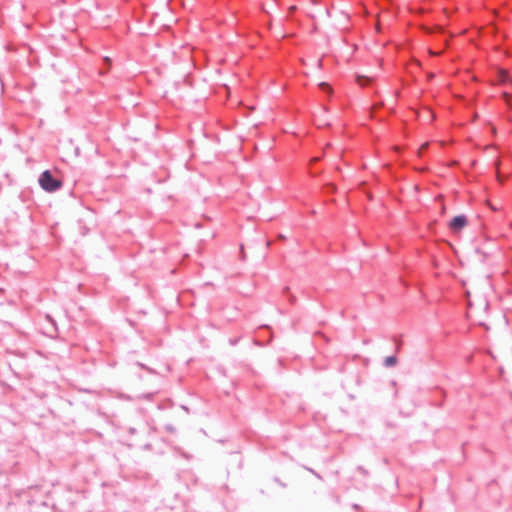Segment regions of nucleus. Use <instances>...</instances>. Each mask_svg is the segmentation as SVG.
<instances>
[{
    "label": "nucleus",
    "mask_w": 512,
    "mask_h": 512,
    "mask_svg": "<svg viewBox=\"0 0 512 512\" xmlns=\"http://www.w3.org/2000/svg\"><path fill=\"white\" fill-rule=\"evenodd\" d=\"M39 184L47 192H54L61 188V181L53 178L50 171H44L39 178Z\"/></svg>",
    "instance_id": "obj_1"
},
{
    "label": "nucleus",
    "mask_w": 512,
    "mask_h": 512,
    "mask_svg": "<svg viewBox=\"0 0 512 512\" xmlns=\"http://www.w3.org/2000/svg\"><path fill=\"white\" fill-rule=\"evenodd\" d=\"M498 80L501 84H504L506 86V89L504 91L505 97L512 95V78L505 70H500L498 73Z\"/></svg>",
    "instance_id": "obj_2"
},
{
    "label": "nucleus",
    "mask_w": 512,
    "mask_h": 512,
    "mask_svg": "<svg viewBox=\"0 0 512 512\" xmlns=\"http://www.w3.org/2000/svg\"><path fill=\"white\" fill-rule=\"evenodd\" d=\"M466 225V218L464 216H456L450 222V228L453 231H460Z\"/></svg>",
    "instance_id": "obj_3"
},
{
    "label": "nucleus",
    "mask_w": 512,
    "mask_h": 512,
    "mask_svg": "<svg viewBox=\"0 0 512 512\" xmlns=\"http://www.w3.org/2000/svg\"><path fill=\"white\" fill-rule=\"evenodd\" d=\"M385 362L387 366H392L396 363V359L394 357H387Z\"/></svg>",
    "instance_id": "obj_4"
},
{
    "label": "nucleus",
    "mask_w": 512,
    "mask_h": 512,
    "mask_svg": "<svg viewBox=\"0 0 512 512\" xmlns=\"http://www.w3.org/2000/svg\"><path fill=\"white\" fill-rule=\"evenodd\" d=\"M320 86H321V88H322L323 90H325V91H330V87H329L327 84L322 83Z\"/></svg>",
    "instance_id": "obj_5"
},
{
    "label": "nucleus",
    "mask_w": 512,
    "mask_h": 512,
    "mask_svg": "<svg viewBox=\"0 0 512 512\" xmlns=\"http://www.w3.org/2000/svg\"><path fill=\"white\" fill-rule=\"evenodd\" d=\"M426 146H427V143H426V144H423V145L421 146V148H420V152H421L422 150H424V149L426 148Z\"/></svg>",
    "instance_id": "obj_6"
}]
</instances>
